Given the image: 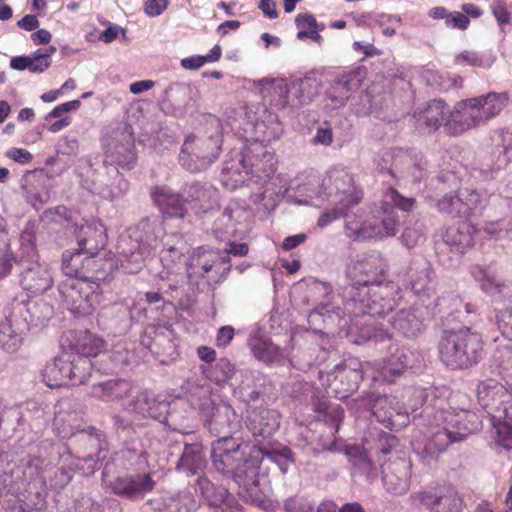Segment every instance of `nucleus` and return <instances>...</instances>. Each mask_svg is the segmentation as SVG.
Segmentation results:
<instances>
[{
    "label": "nucleus",
    "mask_w": 512,
    "mask_h": 512,
    "mask_svg": "<svg viewBox=\"0 0 512 512\" xmlns=\"http://www.w3.org/2000/svg\"><path fill=\"white\" fill-rule=\"evenodd\" d=\"M158 248L163 271L173 274L176 266L188 252L187 245L178 234H166L158 219L143 218L135 226L120 233L116 243L117 261L123 272L135 274Z\"/></svg>",
    "instance_id": "obj_3"
},
{
    "label": "nucleus",
    "mask_w": 512,
    "mask_h": 512,
    "mask_svg": "<svg viewBox=\"0 0 512 512\" xmlns=\"http://www.w3.org/2000/svg\"><path fill=\"white\" fill-rule=\"evenodd\" d=\"M401 243L412 249L426 240V229L422 222L416 221L412 226H406L400 237Z\"/></svg>",
    "instance_id": "obj_62"
},
{
    "label": "nucleus",
    "mask_w": 512,
    "mask_h": 512,
    "mask_svg": "<svg viewBox=\"0 0 512 512\" xmlns=\"http://www.w3.org/2000/svg\"><path fill=\"white\" fill-rule=\"evenodd\" d=\"M274 83V102L279 108L298 109L309 104L318 94L319 82L313 76H303L290 80L280 78Z\"/></svg>",
    "instance_id": "obj_17"
},
{
    "label": "nucleus",
    "mask_w": 512,
    "mask_h": 512,
    "mask_svg": "<svg viewBox=\"0 0 512 512\" xmlns=\"http://www.w3.org/2000/svg\"><path fill=\"white\" fill-rule=\"evenodd\" d=\"M155 474L151 470L137 471L121 474L112 480H107L108 471L106 466L102 471V478L114 495L131 502H139L155 490L157 486V481L154 478Z\"/></svg>",
    "instance_id": "obj_19"
},
{
    "label": "nucleus",
    "mask_w": 512,
    "mask_h": 512,
    "mask_svg": "<svg viewBox=\"0 0 512 512\" xmlns=\"http://www.w3.org/2000/svg\"><path fill=\"white\" fill-rule=\"evenodd\" d=\"M255 455L260 457V464L264 458L275 463L283 474H286L291 465L295 462L293 451L285 445L271 444L268 445L257 443Z\"/></svg>",
    "instance_id": "obj_48"
},
{
    "label": "nucleus",
    "mask_w": 512,
    "mask_h": 512,
    "mask_svg": "<svg viewBox=\"0 0 512 512\" xmlns=\"http://www.w3.org/2000/svg\"><path fill=\"white\" fill-rule=\"evenodd\" d=\"M184 388L190 407L198 411L204 428L217 438L231 434V431H242L241 422L228 402L216 403L212 398V388L198 380L186 381Z\"/></svg>",
    "instance_id": "obj_7"
},
{
    "label": "nucleus",
    "mask_w": 512,
    "mask_h": 512,
    "mask_svg": "<svg viewBox=\"0 0 512 512\" xmlns=\"http://www.w3.org/2000/svg\"><path fill=\"white\" fill-rule=\"evenodd\" d=\"M363 378L364 373L361 362L357 358H352L343 366L337 367L334 381L342 384V389L345 393H353L358 390Z\"/></svg>",
    "instance_id": "obj_50"
},
{
    "label": "nucleus",
    "mask_w": 512,
    "mask_h": 512,
    "mask_svg": "<svg viewBox=\"0 0 512 512\" xmlns=\"http://www.w3.org/2000/svg\"><path fill=\"white\" fill-rule=\"evenodd\" d=\"M469 271L473 279L479 284L480 289L492 297L493 300L502 301L510 297L509 286L497 275L492 264H474L471 265Z\"/></svg>",
    "instance_id": "obj_28"
},
{
    "label": "nucleus",
    "mask_w": 512,
    "mask_h": 512,
    "mask_svg": "<svg viewBox=\"0 0 512 512\" xmlns=\"http://www.w3.org/2000/svg\"><path fill=\"white\" fill-rule=\"evenodd\" d=\"M420 503L430 512H461L464 500L452 485L429 487L419 492Z\"/></svg>",
    "instance_id": "obj_24"
},
{
    "label": "nucleus",
    "mask_w": 512,
    "mask_h": 512,
    "mask_svg": "<svg viewBox=\"0 0 512 512\" xmlns=\"http://www.w3.org/2000/svg\"><path fill=\"white\" fill-rule=\"evenodd\" d=\"M415 204V198L402 195L390 185L383 191L379 205L375 204L369 212L365 209L350 211L339 205H331V209L320 215L317 225L325 228L335 220L344 218V232L351 240H382L395 236L399 231L402 219L396 210L410 212Z\"/></svg>",
    "instance_id": "obj_4"
},
{
    "label": "nucleus",
    "mask_w": 512,
    "mask_h": 512,
    "mask_svg": "<svg viewBox=\"0 0 512 512\" xmlns=\"http://www.w3.org/2000/svg\"><path fill=\"white\" fill-rule=\"evenodd\" d=\"M481 335L469 327L444 330L438 343L439 357L451 370H464L478 364L483 357Z\"/></svg>",
    "instance_id": "obj_11"
},
{
    "label": "nucleus",
    "mask_w": 512,
    "mask_h": 512,
    "mask_svg": "<svg viewBox=\"0 0 512 512\" xmlns=\"http://www.w3.org/2000/svg\"><path fill=\"white\" fill-rule=\"evenodd\" d=\"M79 364L80 358L92 362V357H97L105 352V342L90 331H78L72 334L69 349L66 350Z\"/></svg>",
    "instance_id": "obj_35"
},
{
    "label": "nucleus",
    "mask_w": 512,
    "mask_h": 512,
    "mask_svg": "<svg viewBox=\"0 0 512 512\" xmlns=\"http://www.w3.org/2000/svg\"><path fill=\"white\" fill-rule=\"evenodd\" d=\"M134 136L131 126L118 127L105 141L104 166L112 167L118 174L119 169L132 170L137 162Z\"/></svg>",
    "instance_id": "obj_18"
},
{
    "label": "nucleus",
    "mask_w": 512,
    "mask_h": 512,
    "mask_svg": "<svg viewBox=\"0 0 512 512\" xmlns=\"http://www.w3.org/2000/svg\"><path fill=\"white\" fill-rule=\"evenodd\" d=\"M461 194L458 193H446L437 201V209L440 213L449 215L451 217L462 218L461 209Z\"/></svg>",
    "instance_id": "obj_61"
},
{
    "label": "nucleus",
    "mask_w": 512,
    "mask_h": 512,
    "mask_svg": "<svg viewBox=\"0 0 512 512\" xmlns=\"http://www.w3.org/2000/svg\"><path fill=\"white\" fill-rule=\"evenodd\" d=\"M170 404L160 396L151 398L147 391H142L137 396L135 410L144 417H150L164 423L167 419Z\"/></svg>",
    "instance_id": "obj_49"
},
{
    "label": "nucleus",
    "mask_w": 512,
    "mask_h": 512,
    "mask_svg": "<svg viewBox=\"0 0 512 512\" xmlns=\"http://www.w3.org/2000/svg\"><path fill=\"white\" fill-rule=\"evenodd\" d=\"M141 344L158 355L173 357L176 353L173 331L167 326L147 328L145 334L141 337Z\"/></svg>",
    "instance_id": "obj_38"
},
{
    "label": "nucleus",
    "mask_w": 512,
    "mask_h": 512,
    "mask_svg": "<svg viewBox=\"0 0 512 512\" xmlns=\"http://www.w3.org/2000/svg\"><path fill=\"white\" fill-rule=\"evenodd\" d=\"M201 370L208 380L222 387L233 377L235 366L229 359L220 358L212 365L201 366Z\"/></svg>",
    "instance_id": "obj_53"
},
{
    "label": "nucleus",
    "mask_w": 512,
    "mask_h": 512,
    "mask_svg": "<svg viewBox=\"0 0 512 512\" xmlns=\"http://www.w3.org/2000/svg\"><path fill=\"white\" fill-rule=\"evenodd\" d=\"M207 461L203 445L199 442L185 443L175 469L186 476H199L206 468Z\"/></svg>",
    "instance_id": "obj_41"
},
{
    "label": "nucleus",
    "mask_w": 512,
    "mask_h": 512,
    "mask_svg": "<svg viewBox=\"0 0 512 512\" xmlns=\"http://www.w3.org/2000/svg\"><path fill=\"white\" fill-rule=\"evenodd\" d=\"M475 227L468 221L450 226L443 235V243L452 252L464 254L474 244Z\"/></svg>",
    "instance_id": "obj_44"
},
{
    "label": "nucleus",
    "mask_w": 512,
    "mask_h": 512,
    "mask_svg": "<svg viewBox=\"0 0 512 512\" xmlns=\"http://www.w3.org/2000/svg\"><path fill=\"white\" fill-rule=\"evenodd\" d=\"M462 200V218L468 219L472 216H478L487 204L486 195L476 189L460 190Z\"/></svg>",
    "instance_id": "obj_54"
},
{
    "label": "nucleus",
    "mask_w": 512,
    "mask_h": 512,
    "mask_svg": "<svg viewBox=\"0 0 512 512\" xmlns=\"http://www.w3.org/2000/svg\"><path fill=\"white\" fill-rule=\"evenodd\" d=\"M495 320L501 334L512 341V305L496 310ZM494 358L498 362L499 374L508 385H512V350H499Z\"/></svg>",
    "instance_id": "obj_29"
},
{
    "label": "nucleus",
    "mask_w": 512,
    "mask_h": 512,
    "mask_svg": "<svg viewBox=\"0 0 512 512\" xmlns=\"http://www.w3.org/2000/svg\"><path fill=\"white\" fill-rule=\"evenodd\" d=\"M332 435H337L344 419V409L340 405L329 408L328 413L317 418Z\"/></svg>",
    "instance_id": "obj_64"
},
{
    "label": "nucleus",
    "mask_w": 512,
    "mask_h": 512,
    "mask_svg": "<svg viewBox=\"0 0 512 512\" xmlns=\"http://www.w3.org/2000/svg\"><path fill=\"white\" fill-rule=\"evenodd\" d=\"M476 393L485 419L495 429L498 443L512 449V395L503 384L491 378L480 381Z\"/></svg>",
    "instance_id": "obj_10"
},
{
    "label": "nucleus",
    "mask_w": 512,
    "mask_h": 512,
    "mask_svg": "<svg viewBox=\"0 0 512 512\" xmlns=\"http://www.w3.org/2000/svg\"><path fill=\"white\" fill-rule=\"evenodd\" d=\"M377 421L389 430H398L410 422L406 407L393 395L370 393L363 399Z\"/></svg>",
    "instance_id": "obj_21"
},
{
    "label": "nucleus",
    "mask_w": 512,
    "mask_h": 512,
    "mask_svg": "<svg viewBox=\"0 0 512 512\" xmlns=\"http://www.w3.org/2000/svg\"><path fill=\"white\" fill-rule=\"evenodd\" d=\"M296 26L299 29L297 33V38L299 40H304L309 38L315 42H320L322 39L321 35L318 32V24L315 17L310 13L299 14L296 17Z\"/></svg>",
    "instance_id": "obj_58"
},
{
    "label": "nucleus",
    "mask_w": 512,
    "mask_h": 512,
    "mask_svg": "<svg viewBox=\"0 0 512 512\" xmlns=\"http://www.w3.org/2000/svg\"><path fill=\"white\" fill-rule=\"evenodd\" d=\"M146 505L159 512H192L197 508V501L189 489H184L164 497L150 499Z\"/></svg>",
    "instance_id": "obj_37"
},
{
    "label": "nucleus",
    "mask_w": 512,
    "mask_h": 512,
    "mask_svg": "<svg viewBox=\"0 0 512 512\" xmlns=\"http://www.w3.org/2000/svg\"><path fill=\"white\" fill-rule=\"evenodd\" d=\"M63 304L73 314L89 315L102 301L101 282L66 279L58 285Z\"/></svg>",
    "instance_id": "obj_15"
},
{
    "label": "nucleus",
    "mask_w": 512,
    "mask_h": 512,
    "mask_svg": "<svg viewBox=\"0 0 512 512\" xmlns=\"http://www.w3.org/2000/svg\"><path fill=\"white\" fill-rule=\"evenodd\" d=\"M322 187L329 205H339L350 211L358 207L363 198L362 189L355 184L354 176L347 169L333 168L322 179Z\"/></svg>",
    "instance_id": "obj_16"
},
{
    "label": "nucleus",
    "mask_w": 512,
    "mask_h": 512,
    "mask_svg": "<svg viewBox=\"0 0 512 512\" xmlns=\"http://www.w3.org/2000/svg\"><path fill=\"white\" fill-rule=\"evenodd\" d=\"M33 255L30 258L20 257L18 263L19 284L25 295H40L48 291L54 283L53 275L50 268L38 262L35 248L31 247ZM24 294V292H22ZM29 298V296H27Z\"/></svg>",
    "instance_id": "obj_22"
},
{
    "label": "nucleus",
    "mask_w": 512,
    "mask_h": 512,
    "mask_svg": "<svg viewBox=\"0 0 512 512\" xmlns=\"http://www.w3.org/2000/svg\"><path fill=\"white\" fill-rule=\"evenodd\" d=\"M411 158L407 151L403 149H394L389 152H385L377 164V172L379 174H387L391 178L398 180L404 176L406 168L410 167Z\"/></svg>",
    "instance_id": "obj_46"
},
{
    "label": "nucleus",
    "mask_w": 512,
    "mask_h": 512,
    "mask_svg": "<svg viewBox=\"0 0 512 512\" xmlns=\"http://www.w3.org/2000/svg\"><path fill=\"white\" fill-rule=\"evenodd\" d=\"M448 114V105L444 100L434 99L413 113L415 128L422 134H432L441 126L444 127Z\"/></svg>",
    "instance_id": "obj_27"
},
{
    "label": "nucleus",
    "mask_w": 512,
    "mask_h": 512,
    "mask_svg": "<svg viewBox=\"0 0 512 512\" xmlns=\"http://www.w3.org/2000/svg\"><path fill=\"white\" fill-rule=\"evenodd\" d=\"M389 324L405 337L416 336L424 326V316L416 303L409 309L401 308L388 318Z\"/></svg>",
    "instance_id": "obj_40"
},
{
    "label": "nucleus",
    "mask_w": 512,
    "mask_h": 512,
    "mask_svg": "<svg viewBox=\"0 0 512 512\" xmlns=\"http://www.w3.org/2000/svg\"><path fill=\"white\" fill-rule=\"evenodd\" d=\"M318 444L322 451L331 453H341L346 456H352L358 452V448L347 444L346 441L337 435H332L328 430H324L318 439Z\"/></svg>",
    "instance_id": "obj_55"
},
{
    "label": "nucleus",
    "mask_w": 512,
    "mask_h": 512,
    "mask_svg": "<svg viewBox=\"0 0 512 512\" xmlns=\"http://www.w3.org/2000/svg\"><path fill=\"white\" fill-rule=\"evenodd\" d=\"M122 456L134 472L148 468V454L143 448L127 447L122 450Z\"/></svg>",
    "instance_id": "obj_63"
},
{
    "label": "nucleus",
    "mask_w": 512,
    "mask_h": 512,
    "mask_svg": "<svg viewBox=\"0 0 512 512\" xmlns=\"http://www.w3.org/2000/svg\"><path fill=\"white\" fill-rule=\"evenodd\" d=\"M195 487L209 512H241L238 500L228 488L213 482L207 475H199Z\"/></svg>",
    "instance_id": "obj_23"
},
{
    "label": "nucleus",
    "mask_w": 512,
    "mask_h": 512,
    "mask_svg": "<svg viewBox=\"0 0 512 512\" xmlns=\"http://www.w3.org/2000/svg\"><path fill=\"white\" fill-rule=\"evenodd\" d=\"M508 102L506 92H489L484 95L459 101L453 110L448 109L444 132L458 136L464 132L486 124L499 115Z\"/></svg>",
    "instance_id": "obj_9"
},
{
    "label": "nucleus",
    "mask_w": 512,
    "mask_h": 512,
    "mask_svg": "<svg viewBox=\"0 0 512 512\" xmlns=\"http://www.w3.org/2000/svg\"><path fill=\"white\" fill-rule=\"evenodd\" d=\"M267 377L259 371H251L235 393L248 405H257L266 395Z\"/></svg>",
    "instance_id": "obj_45"
},
{
    "label": "nucleus",
    "mask_w": 512,
    "mask_h": 512,
    "mask_svg": "<svg viewBox=\"0 0 512 512\" xmlns=\"http://www.w3.org/2000/svg\"><path fill=\"white\" fill-rule=\"evenodd\" d=\"M495 58L489 54H482L476 51L464 50L457 54L454 58L456 65L466 64L477 68H490Z\"/></svg>",
    "instance_id": "obj_60"
},
{
    "label": "nucleus",
    "mask_w": 512,
    "mask_h": 512,
    "mask_svg": "<svg viewBox=\"0 0 512 512\" xmlns=\"http://www.w3.org/2000/svg\"><path fill=\"white\" fill-rule=\"evenodd\" d=\"M364 327L360 330L359 335L353 339V343L357 345L368 344L379 348L386 349V356L383 358L373 381L379 384L395 383L407 370L412 368L415 353L409 348L399 346L390 334L383 327L363 323Z\"/></svg>",
    "instance_id": "obj_6"
},
{
    "label": "nucleus",
    "mask_w": 512,
    "mask_h": 512,
    "mask_svg": "<svg viewBox=\"0 0 512 512\" xmlns=\"http://www.w3.org/2000/svg\"><path fill=\"white\" fill-rule=\"evenodd\" d=\"M293 189V201L299 205L321 207L326 202L322 179L317 175L309 176L306 182L298 183Z\"/></svg>",
    "instance_id": "obj_43"
},
{
    "label": "nucleus",
    "mask_w": 512,
    "mask_h": 512,
    "mask_svg": "<svg viewBox=\"0 0 512 512\" xmlns=\"http://www.w3.org/2000/svg\"><path fill=\"white\" fill-rule=\"evenodd\" d=\"M440 417L444 419L445 425L431 432L423 446H415L412 443L414 452L427 464L435 461L450 444L460 442L469 434L479 431L485 419L483 415L463 409L453 412L441 411Z\"/></svg>",
    "instance_id": "obj_8"
},
{
    "label": "nucleus",
    "mask_w": 512,
    "mask_h": 512,
    "mask_svg": "<svg viewBox=\"0 0 512 512\" xmlns=\"http://www.w3.org/2000/svg\"><path fill=\"white\" fill-rule=\"evenodd\" d=\"M21 479L22 471L20 469L15 470L10 464L5 466L0 463V499L4 495V491L14 494L21 489Z\"/></svg>",
    "instance_id": "obj_57"
},
{
    "label": "nucleus",
    "mask_w": 512,
    "mask_h": 512,
    "mask_svg": "<svg viewBox=\"0 0 512 512\" xmlns=\"http://www.w3.org/2000/svg\"><path fill=\"white\" fill-rule=\"evenodd\" d=\"M362 78L358 70L338 75L325 94V108L337 110L343 107L352 93L361 86Z\"/></svg>",
    "instance_id": "obj_26"
},
{
    "label": "nucleus",
    "mask_w": 512,
    "mask_h": 512,
    "mask_svg": "<svg viewBox=\"0 0 512 512\" xmlns=\"http://www.w3.org/2000/svg\"><path fill=\"white\" fill-rule=\"evenodd\" d=\"M154 204L166 218H183L187 213V206L183 190L173 191L165 185L155 186L150 192Z\"/></svg>",
    "instance_id": "obj_32"
},
{
    "label": "nucleus",
    "mask_w": 512,
    "mask_h": 512,
    "mask_svg": "<svg viewBox=\"0 0 512 512\" xmlns=\"http://www.w3.org/2000/svg\"><path fill=\"white\" fill-rule=\"evenodd\" d=\"M231 269L230 265L223 267V265H205L194 268H187L188 282L200 289V285H207L214 288V286L221 281L225 274Z\"/></svg>",
    "instance_id": "obj_47"
},
{
    "label": "nucleus",
    "mask_w": 512,
    "mask_h": 512,
    "mask_svg": "<svg viewBox=\"0 0 512 512\" xmlns=\"http://www.w3.org/2000/svg\"><path fill=\"white\" fill-rule=\"evenodd\" d=\"M411 461L403 457L390 458L381 465L383 486L387 492L402 495L409 489Z\"/></svg>",
    "instance_id": "obj_25"
},
{
    "label": "nucleus",
    "mask_w": 512,
    "mask_h": 512,
    "mask_svg": "<svg viewBox=\"0 0 512 512\" xmlns=\"http://www.w3.org/2000/svg\"><path fill=\"white\" fill-rule=\"evenodd\" d=\"M113 263L103 258H94L81 252L65 251L62 255L61 269L67 279H83L103 282L112 270Z\"/></svg>",
    "instance_id": "obj_20"
},
{
    "label": "nucleus",
    "mask_w": 512,
    "mask_h": 512,
    "mask_svg": "<svg viewBox=\"0 0 512 512\" xmlns=\"http://www.w3.org/2000/svg\"><path fill=\"white\" fill-rule=\"evenodd\" d=\"M277 160L262 142L254 140L247 145L241 142L240 148L231 149L223 161L220 174L222 184L229 190L242 185L255 186L251 193L254 204H262L269 210L275 206V196L288 191L280 175H275Z\"/></svg>",
    "instance_id": "obj_2"
},
{
    "label": "nucleus",
    "mask_w": 512,
    "mask_h": 512,
    "mask_svg": "<svg viewBox=\"0 0 512 512\" xmlns=\"http://www.w3.org/2000/svg\"><path fill=\"white\" fill-rule=\"evenodd\" d=\"M246 213V210L239 202H229L220 215L214 219L212 232L215 238L223 241L235 236L237 225L244 220Z\"/></svg>",
    "instance_id": "obj_36"
},
{
    "label": "nucleus",
    "mask_w": 512,
    "mask_h": 512,
    "mask_svg": "<svg viewBox=\"0 0 512 512\" xmlns=\"http://www.w3.org/2000/svg\"><path fill=\"white\" fill-rule=\"evenodd\" d=\"M36 304L27 295L19 293L4 307L0 320V348L8 353L18 351L23 342V329L38 317L33 312Z\"/></svg>",
    "instance_id": "obj_12"
},
{
    "label": "nucleus",
    "mask_w": 512,
    "mask_h": 512,
    "mask_svg": "<svg viewBox=\"0 0 512 512\" xmlns=\"http://www.w3.org/2000/svg\"><path fill=\"white\" fill-rule=\"evenodd\" d=\"M78 249L88 256L98 258L97 255L107 243L105 226L99 221L85 222L77 225L74 230Z\"/></svg>",
    "instance_id": "obj_30"
},
{
    "label": "nucleus",
    "mask_w": 512,
    "mask_h": 512,
    "mask_svg": "<svg viewBox=\"0 0 512 512\" xmlns=\"http://www.w3.org/2000/svg\"><path fill=\"white\" fill-rule=\"evenodd\" d=\"M103 436V433L94 426H88L71 436L72 443L78 444L84 450H89V453L81 458L86 465V469L84 466L76 465V468L83 469V473L86 475L93 474L98 469V462L93 458V454L101 448Z\"/></svg>",
    "instance_id": "obj_34"
},
{
    "label": "nucleus",
    "mask_w": 512,
    "mask_h": 512,
    "mask_svg": "<svg viewBox=\"0 0 512 512\" xmlns=\"http://www.w3.org/2000/svg\"><path fill=\"white\" fill-rule=\"evenodd\" d=\"M182 190L186 206L190 205L197 213H207L218 205L219 192L209 183L198 181L186 183Z\"/></svg>",
    "instance_id": "obj_31"
},
{
    "label": "nucleus",
    "mask_w": 512,
    "mask_h": 512,
    "mask_svg": "<svg viewBox=\"0 0 512 512\" xmlns=\"http://www.w3.org/2000/svg\"><path fill=\"white\" fill-rule=\"evenodd\" d=\"M130 384L122 379H109L92 384L91 395L102 401L122 398L128 394Z\"/></svg>",
    "instance_id": "obj_51"
},
{
    "label": "nucleus",
    "mask_w": 512,
    "mask_h": 512,
    "mask_svg": "<svg viewBox=\"0 0 512 512\" xmlns=\"http://www.w3.org/2000/svg\"><path fill=\"white\" fill-rule=\"evenodd\" d=\"M413 396L421 401V406H424V410L419 413H417L416 408L412 409L413 420L417 417H421L423 412L428 414L430 409L440 407V405H438L437 388L435 387L415 388L413 390Z\"/></svg>",
    "instance_id": "obj_59"
},
{
    "label": "nucleus",
    "mask_w": 512,
    "mask_h": 512,
    "mask_svg": "<svg viewBox=\"0 0 512 512\" xmlns=\"http://www.w3.org/2000/svg\"><path fill=\"white\" fill-rule=\"evenodd\" d=\"M279 413L273 409H262L250 416L246 422L245 433L257 439H269L279 428Z\"/></svg>",
    "instance_id": "obj_42"
},
{
    "label": "nucleus",
    "mask_w": 512,
    "mask_h": 512,
    "mask_svg": "<svg viewBox=\"0 0 512 512\" xmlns=\"http://www.w3.org/2000/svg\"><path fill=\"white\" fill-rule=\"evenodd\" d=\"M79 364L65 350L61 355L48 361L41 370L43 382L50 388L61 386H75L85 384L90 378L95 377L93 368L95 364L85 358H80Z\"/></svg>",
    "instance_id": "obj_13"
},
{
    "label": "nucleus",
    "mask_w": 512,
    "mask_h": 512,
    "mask_svg": "<svg viewBox=\"0 0 512 512\" xmlns=\"http://www.w3.org/2000/svg\"><path fill=\"white\" fill-rule=\"evenodd\" d=\"M257 443L242 431H231L216 438L210 445V461L214 471L233 480L240 496L256 505L263 503L260 489V457L255 455Z\"/></svg>",
    "instance_id": "obj_5"
},
{
    "label": "nucleus",
    "mask_w": 512,
    "mask_h": 512,
    "mask_svg": "<svg viewBox=\"0 0 512 512\" xmlns=\"http://www.w3.org/2000/svg\"><path fill=\"white\" fill-rule=\"evenodd\" d=\"M388 264L377 251L365 254L351 263L347 275L351 281L346 288L343 307L334 302H322L308 314V323L314 330L333 328L348 323L346 316L385 317L407 295L430 297L431 268L423 259L412 260L399 273L398 283L386 282Z\"/></svg>",
    "instance_id": "obj_1"
},
{
    "label": "nucleus",
    "mask_w": 512,
    "mask_h": 512,
    "mask_svg": "<svg viewBox=\"0 0 512 512\" xmlns=\"http://www.w3.org/2000/svg\"><path fill=\"white\" fill-rule=\"evenodd\" d=\"M248 345L254 357L264 364H282L285 361L282 348L274 344L269 337L260 335L258 332L249 335Z\"/></svg>",
    "instance_id": "obj_39"
},
{
    "label": "nucleus",
    "mask_w": 512,
    "mask_h": 512,
    "mask_svg": "<svg viewBox=\"0 0 512 512\" xmlns=\"http://www.w3.org/2000/svg\"><path fill=\"white\" fill-rule=\"evenodd\" d=\"M117 175H119V173ZM83 189L91 194L99 195L104 199L113 201L126 194L129 189V182L123 177L118 176L117 182L113 184L112 187H107L104 186L102 182L83 179Z\"/></svg>",
    "instance_id": "obj_52"
},
{
    "label": "nucleus",
    "mask_w": 512,
    "mask_h": 512,
    "mask_svg": "<svg viewBox=\"0 0 512 512\" xmlns=\"http://www.w3.org/2000/svg\"><path fill=\"white\" fill-rule=\"evenodd\" d=\"M224 258L218 251H215L209 247L200 246L192 250L191 254L185 261L187 268H194L205 265H223Z\"/></svg>",
    "instance_id": "obj_56"
},
{
    "label": "nucleus",
    "mask_w": 512,
    "mask_h": 512,
    "mask_svg": "<svg viewBox=\"0 0 512 512\" xmlns=\"http://www.w3.org/2000/svg\"><path fill=\"white\" fill-rule=\"evenodd\" d=\"M498 193H491L490 200L498 202L509 213L505 217L487 224L485 230L496 237H507L512 240V188L509 184L497 188Z\"/></svg>",
    "instance_id": "obj_33"
},
{
    "label": "nucleus",
    "mask_w": 512,
    "mask_h": 512,
    "mask_svg": "<svg viewBox=\"0 0 512 512\" xmlns=\"http://www.w3.org/2000/svg\"><path fill=\"white\" fill-rule=\"evenodd\" d=\"M222 144L223 135L218 130L208 138L189 135L181 146L179 163L189 172H201L218 159Z\"/></svg>",
    "instance_id": "obj_14"
}]
</instances>
